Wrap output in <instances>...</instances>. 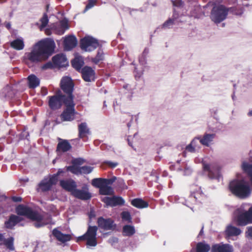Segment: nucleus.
I'll return each mask as SVG.
<instances>
[{"label":"nucleus","instance_id":"1","mask_svg":"<svg viewBox=\"0 0 252 252\" xmlns=\"http://www.w3.org/2000/svg\"><path fill=\"white\" fill-rule=\"evenodd\" d=\"M54 47V42L50 39L47 38L38 42L34 45L31 52L25 54L24 60L26 63H37L46 60L53 53Z\"/></svg>","mask_w":252,"mask_h":252},{"label":"nucleus","instance_id":"2","mask_svg":"<svg viewBox=\"0 0 252 252\" xmlns=\"http://www.w3.org/2000/svg\"><path fill=\"white\" fill-rule=\"evenodd\" d=\"M61 86L63 92L68 94V97L64 100V104L66 108L63 111L61 117L63 121H71L74 119L75 114V104L73 101L72 93L73 90V83L70 77H63L61 80Z\"/></svg>","mask_w":252,"mask_h":252},{"label":"nucleus","instance_id":"3","mask_svg":"<svg viewBox=\"0 0 252 252\" xmlns=\"http://www.w3.org/2000/svg\"><path fill=\"white\" fill-rule=\"evenodd\" d=\"M17 214L26 216L35 221L34 225L37 227H42L47 224L51 223L52 218L50 215L45 214L41 215L39 214L32 211L31 208L20 205L16 209Z\"/></svg>","mask_w":252,"mask_h":252},{"label":"nucleus","instance_id":"4","mask_svg":"<svg viewBox=\"0 0 252 252\" xmlns=\"http://www.w3.org/2000/svg\"><path fill=\"white\" fill-rule=\"evenodd\" d=\"M229 189L232 193L241 198L247 197L251 192L249 185L244 180L232 181Z\"/></svg>","mask_w":252,"mask_h":252},{"label":"nucleus","instance_id":"5","mask_svg":"<svg viewBox=\"0 0 252 252\" xmlns=\"http://www.w3.org/2000/svg\"><path fill=\"white\" fill-rule=\"evenodd\" d=\"M229 11L235 15H240L242 11H235L234 8H227L222 5L214 6L211 11V18L215 23H220L226 18Z\"/></svg>","mask_w":252,"mask_h":252},{"label":"nucleus","instance_id":"6","mask_svg":"<svg viewBox=\"0 0 252 252\" xmlns=\"http://www.w3.org/2000/svg\"><path fill=\"white\" fill-rule=\"evenodd\" d=\"M97 229L96 226H89L86 232L83 236L79 237L78 238V240H85L88 247H95L97 244L96 238Z\"/></svg>","mask_w":252,"mask_h":252},{"label":"nucleus","instance_id":"7","mask_svg":"<svg viewBox=\"0 0 252 252\" xmlns=\"http://www.w3.org/2000/svg\"><path fill=\"white\" fill-rule=\"evenodd\" d=\"M235 214L237 215L236 221L239 225L244 226L249 223H252V207L248 211L241 212V209H237Z\"/></svg>","mask_w":252,"mask_h":252},{"label":"nucleus","instance_id":"8","mask_svg":"<svg viewBox=\"0 0 252 252\" xmlns=\"http://www.w3.org/2000/svg\"><path fill=\"white\" fill-rule=\"evenodd\" d=\"M203 167L205 171L208 172V176L211 179H217L219 181L221 178L220 174V168L216 163H207L203 162Z\"/></svg>","mask_w":252,"mask_h":252},{"label":"nucleus","instance_id":"9","mask_svg":"<svg viewBox=\"0 0 252 252\" xmlns=\"http://www.w3.org/2000/svg\"><path fill=\"white\" fill-rule=\"evenodd\" d=\"M99 46L97 39L90 36H85L80 41L81 48L87 52L94 50Z\"/></svg>","mask_w":252,"mask_h":252},{"label":"nucleus","instance_id":"10","mask_svg":"<svg viewBox=\"0 0 252 252\" xmlns=\"http://www.w3.org/2000/svg\"><path fill=\"white\" fill-rule=\"evenodd\" d=\"M66 94L67 96L60 94V92L53 96H49L48 104L50 108L52 110L59 109L63 103L64 104V100L68 97V94Z\"/></svg>","mask_w":252,"mask_h":252},{"label":"nucleus","instance_id":"11","mask_svg":"<svg viewBox=\"0 0 252 252\" xmlns=\"http://www.w3.org/2000/svg\"><path fill=\"white\" fill-rule=\"evenodd\" d=\"M72 195L75 198L82 200H89L92 197V194L89 192V188L87 185H84L81 189L76 188L72 192Z\"/></svg>","mask_w":252,"mask_h":252},{"label":"nucleus","instance_id":"12","mask_svg":"<svg viewBox=\"0 0 252 252\" xmlns=\"http://www.w3.org/2000/svg\"><path fill=\"white\" fill-rule=\"evenodd\" d=\"M202 191L200 187L192 185L191 187V194L189 197L188 200H186V205L190 208L191 210L193 209L192 207L189 206L190 204H194L196 202V199L199 196L201 195Z\"/></svg>","mask_w":252,"mask_h":252},{"label":"nucleus","instance_id":"13","mask_svg":"<svg viewBox=\"0 0 252 252\" xmlns=\"http://www.w3.org/2000/svg\"><path fill=\"white\" fill-rule=\"evenodd\" d=\"M101 200L106 204L107 206H116L117 205H123L125 203L124 200L121 197L114 196L104 197Z\"/></svg>","mask_w":252,"mask_h":252},{"label":"nucleus","instance_id":"14","mask_svg":"<svg viewBox=\"0 0 252 252\" xmlns=\"http://www.w3.org/2000/svg\"><path fill=\"white\" fill-rule=\"evenodd\" d=\"M52 61L55 66L58 67H65L68 65V62L63 54H57L52 58Z\"/></svg>","mask_w":252,"mask_h":252},{"label":"nucleus","instance_id":"15","mask_svg":"<svg viewBox=\"0 0 252 252\" xmlns=\"http://www.w3.org/2000/svg\"><path fill=\"white\" fill-rule=\"evenodd\" d=\"M233 247L228 244L220 243L213 245L211 252H233Z\"/></svg>","mask_w":252,"mask_h":252},{"label":"nucleus","instance_id":"16","mask_svg":"<svg viewBox=\"0 0 252 252\" xmlns=\"http://www.w3.org/2000/svg\"><path fill=\"white\" fill-rule=\"evenodd\" d=\"M60 185L63 189L70 192L71 194L77 188L75 182L72 179L61 180L60 181Z\"/></svg>","mask_w":252,"mask_h":252},{"label":"nucleus","instance_id":"17","mask_svg":"<svg viewBox=\"0 0 252 252\" xmlns=\"http://www.w3.org/2000/svg\"><path fill=\"white\" fill-rule=\"evenodd\" d=\"M82 75L86 82H91L94 79V70L90 67L85 66L82 69Z\"/></svg>","mask_w":252,"mask_h":252},{"label":"nucleus","instance_id":"18","mask_svg":"<svg viewBox=\"0 0 252 252\" xmlns=\"http://www.w3.org/2000/svg\"><path fill=\"white\" fill-rule=\"evenodd\" d=\"M77 39L73 35L67 36L64 40V48L65 50L69 51L77 45Z\"/></svg>","mask_w":252,"mask_h":252},{"label":"nucleus","instance_id":"19","mask_svg":"<svg viewBox=\"0 0 252 252\" xmlns=\"http://www.w3.org/2000/svg\"><path fill=\"white\" fill-rule=\"evenodd\" d=\"M52 234L59 241L63 243L70 241L71 237L70 235L63 234L56 228L53 229Z\"/></svg>","mask_w":252,"mask_h":252},{"label":"nucleus","instance_id":"20","mask_svg":"<svg viewBox=\"0 0 252 252\" xmlns=\"http://www.w3.org/2000/svg\"><path fill=\"white\" fill-rule=\"evenodd\" d=\"M10 45L11 48L16 50H22L25 47L24 39L22 37H19L10 42Z\"/></svg>","mask_w":252,"mask_h":252},{"label":"nucleus","instance_id":"21","mask_svg":"<svg viewBox=\"0 0 252 252\" xmlns=\"http://www.w3.org/2000/svg\"><path fill=\"white\" fill-rule=\"evenodd\" d=\"M68 21L66 19L61 21L56 26L55 30L57 34H63L65 31L68 29Z\"/></svg>","mask_w":252,"mask_h":252},{"label":"nucleus","instance_id":"22","mask_svg":"<svg viewBox=\"0 0 252 252\" xmlns=\"http://www.w3.org/2000/svg\"><path fill=\"white\" fill-rule=\"evenodd\" d=\"M90 134V131L86 123H82L78 125V135L79 138H83Z\"/></svg>","mask_w":252,"mask_h":252},{"label":"nucleus","instance_id":"23","mask_svg":"<svg viewBox=\"0 0 252 252\" xmlns=\"http://www.w3.org/2000/svg\"><path fill=\"white\" fill-rule=\"evenodd\" d=\"M97 222L98 226L105 230H110L113 227V222L111 219H104L102 218H99Z\"/></svg>","mask_w":252,"mask_h":252},{"label":"nucleus","instance_id":"24","mask_svg":"<svg viewBox=\"0 0 252 252\" xmlns=\"http://www.w3.org/2000/svg\"><path fill=\"white\" fill-rule=\"evenodd\" d=\"M71 148L69 143L65 140L60 142L57 146V151L58 153L60 152H65L69 151Z\"/></svg>","mask_w":252,"mask_h":252},{"label":"nucleus","instance_id":"25","mask_svg":"<svg viewBox=\"0 0 252 252\" xmlns=\"http://www.w3.org/2000/svg\"><path fill=\"white\" fill-rule=\"evenodd\" d=\"M28 83L30 88L34 89L40 84L39 79L34 74H31L28 77Z\"/></svg>","mask_w":252,"mask_h":252},{"label":"nucleus","instance_id":"26","mask_svg":"<svg viewBox=\"0 0 252 252\" xmlns=\"http://www.w3.org/2000/svg\"><path fill=\"white\" fill-rule=\"evenodd\" d=\"M21 220L20 217L16 215H12L10 216L8 220L5 222V227L8 228H12L18 222Z\"/></svg>","mask_w":252,"mask_h":252},{"label":"nucleus","instance_id":"27","mask_svg":"<svg viewBox=\"0 0 252 252\" xmlns=\"http://www.w3.org/2000/svg\"><path fill=\"white\" fill-rule=\"evenodd\" d=\"M215 135L214 134H205L202 138L200 137V140L202 145L209 146L213 141Z\"/></svg>","mask_w":252,"mask_h":252},{"label":"nucleus","instance_id":"28","mask_svg":"<svg viewBox=\"0 0 252 252\" xmlns=\"http://www.w3.org/2000/svg\"><path fill=\"white\" fill-rule=\"evenodd\" d=\"M241 233L240 229L230 225L227 226L225 230V233L228 236H237Z\"/></svg>","mask_w":252,"mask_h":252},{"label":"nucleus","instance_id":"29","mask_svg":"<svg viewBox=\"0 0 252 252\" xmlns=\"http://www.w3.org/2000/svg\"><path fill=\"white\" fill-rule=\"evenodd\" d=\"M131 204L138 208H147L148 206V203L144 201L142 199L136 198L131 201Z\"/></svg>","mask_w":252,"mask_h":252},{"label":"nucleus","instance_id":"30","mask_svg":"<svg viewBox=\"0 0 252 252\" xmlns=\"http://www.w3.org/2000/svg\"><path fill=\"white\" fill-rule=\"evenodd\" d=\"M242 167L243 170L248 174L249 180L252 186V164L247 162H243Z\"/></svg>","mask_w":252,"mask_h":252},{"label":"nucleus","instance_id":"31","mask_svg":"<svg viewBox=\"0 0 252 252\" xmlns=\"http://www.w3.org/2000/svg\"><path fill=\"white\" fill-rule=\"evenodd\" d=\"M123 233L125 236H131L135 233V228L132 225H126L123 227Z\"/></svg>","mask_w":252,"mask_h":252},{"label":"nucleus","instance_id":"32","mask_svg":"<svg viewBox=\"0 0 252 252\" xmlns=\"http://www.w3.org/2000/svg\"><path fill=\"white\" fill-rule=\"evenodd\" d=\"M99 193L105 195H111L113 193V189L110 186L104 184L99 189Z\"/></svg>","mask_w":252,"mask_h":252},{"label":"nucleus","instance_id":"33","mask_svg":"<svg viewBox=\"0 0 252 252\" xmlns=\"http://www.w3.org/2000/svg\"><path fill=\"white\" fill-rule=\"evenodd\" d=\"M39 186L43 191H46L49 190L52 187L48 180V178L44 179L39 184Z\"/></svg>","mask_w":252,"mask_h":252},{"label":"nucleus","instance_id":"34","mask_svg":"<svg viewBox=\"0 0 252 252\" xmlns=\"http://www.w3.org/2000/svg\"><path fill=\"white\" fill-rule=\"evenodd\" d=\"M210 250V246L204 242L199 243L196 246L197 252H208Z\"/></svg>","mask_w":252,"mask_h":252},{"label":"nucleus","instance_id":"35","mask_svg":"<svg viewBox=\"0 0 252 252\" xmlns=\"http://www.w3.org/2000/svg\"><path fill=\"white\" fill-rule=\"evenodd\" d=\"M83 63L84 62L81 57H76L72 61V65L73 67L77 70L81 68Z\"/></svg>","mask_w":252,"mask_h":252},{"label":"nucleus","instance_id":"36","mask_svg":"<svg viewBox=\"0 0 252 252\" xmlns=\"http://www.w3.org/2000/svg\"><path fill=\"white\" fill-rule=\"evenodd\" d=\"M92 184L94 187L100 189L104 184V179L100 178L94 179L92 181Z\"/></svg>","mask_w":252,"mask_h":252},{"label":"nucleus","instance_id":"37","mask_svg":"<svg viewBox=\"0 0 252 252\" xmlns=\"http://www.w3.org/2000/svg\"><path fill=\"white\" fill-rule=\"evenodd\" d=\"M14 239L13 237H10L7 239H5L3 244L8 249L10 250H14V248L13 246Z\"/></svg>","mask_w":252,"mask_h":252},{"label":"nucleus","instance_id":"38","mask_svg":"<svg viewBox=\"0 0 252 252\" xmlns=\"http://www.w3.org/2000/svg\"><path fill=\"white\" fill-rule=\"evenodd\" d=\"M66 170L70 171L75 174L78 175L80 174V167L76 165H73L72 166L66 167Z\"/></svg>","mask_w":252,"mask_h":252},{"label":"nucleus","instance_id":"39","mask_svg":"<svg viewBox=\"0 0 252 252\" xmlns=\"http://www.w3.org/2000/svg\"><path fill=\"white\" fill-rule=\"evenodd\" d=\"M191 145H192L196 150L198 151L201 148V143L200 137H197L194 138L190 142Z\"/></svg>","mask_w":252,"mask_h":252},{"label":"nucleus","instance_id":"40","mask_svg":"<svg viewBox=\"0 0 252 252\" xmlns=\"http://www.w3.org/2000/svg\"><path fill=\"white\" fill-rule=\"evenodd\" d=\"M41 25L39 26V29L40 31H42L44 28L47 26L49 20L47 15L44 14L42 18L40 19Z\"/></svg>","mask_w":252,"mask_h":252},{"label":"nucleus","instance_id":"41","mask_svg":"<svg viewBox=\"0 0 252 252\" xmlns=\"http://www.w3.org/2000/svg\"><path fill=\"white\" fill-rule=\"evenodd\" d=\"M93 170V168L89 166L80 167V174H89Z\"/></svg>","mask_w":252,"mask_h":252},{"label":"nucleus","instance_id":"42","mask_svg":"<svg viewBox=\"0 0 252 252\" xmlns=\"http://www.w3.org/2000/svg\"><path fill=\"white\" fill-rule=\"evenodd\" d=\"M121 217L123 220L127 221L130 222L131 221V218L129 212L124 211L121 213Z\"/></svg>","mask_w":252,"mask_h":252},{"label":"nucleus","instance_id":"43","mask_svg":"<svg viewBox=\"0 0 252 252\" xmlns=\"http://www.w3.org/2000/svg\"><path fill=\"white\" fill-rule=\"evenodd\" d=\"M103 59V53L101 51H98L96 56L93 59V62L95 63H98Z\"/></svg>","mask_w":252,"mask_h":252},{"label":"nucleus","instance_id":"44","mask_svg":"<svg viewBox=\"0 0 252 252\" xmlns=\"http://www.w3.org/2000/svg\"><path fill=\"white\" fill-rule=\"evenodd\" d=\"M96 3V0H89L88 3L86 5L83 12L85 13L89 9L92 8L95 5Z\"/></svg>","mask_w":252,"mask_h":252},{"label":"nucleus","instance_id":"45","mask_svg":"<svg viewBox=\"0 0 252 252\" xmlns=\"http://www.w3.org/2000/svg\"><path fill=\"white\" fill-rule=\"evenodd\" d=\"M174 23V20L169 19L166 21L162 25V27L165 29L170 28Z\"/></svg>","mask_w":252,"mask_h":252},{"label":"nucleus","instance_id":"46","mask_svg":"<svg viewBox=\"0 0 252 252\" xmlns=\"http://www.w3.org/2000/svg\"><path fill=\"white\" fill-rule=\"evenodd\" d=\"M58 174H54L51 176L49 178H48V180L51 184V186L57 183L58 181Z\"/></svg>","mask_w":252,"mask_h":252},{"label":"nucleus","instance_id":"47","mask_svg":"<svg viewBox=\"0 0 252 252\" xmlns=\"http://www.w3.org/2000/svg\"><path fill=\"white\" fill-rule=\"evenodd\" d=\"M116 180V178L114 177L111 179H104V184L109 186L110 185L112 184Z\"/></svg>","mask_w":252,"mask_h":252},{"label":"nucleus","instance_id":"48","mask_svg":"<svg viewBox=\"0 0 252 252\" xmlns=\"http://www.w3.org/2000/svg\"><path fill=\"white\" fill-rule=\"evenodd\" d=\"M134 73L135 78H139L143 73V69L138 70L137 67H135Z\"/></svg>","mask_w":252,"mask_h":252},{"label":"nucleus","instance_id":"49","mask_svg":"<svg viewBox=\"0 0 252 252\" xmlns=\"http://www.w3.org/2000/svg\"><path fill=\"white\" fill-rule=\"evenodd\" d=\"M186 150L188 152H189L190 153H195L197 151L196 150V149L192 145H191V143H190L189 145H188L186 147Z\"/></svg>","mask_w":252,"mask_h":252},{"label":"nucleus","instance_id":"50","mask_svg":"<svg viewBox=\"0 0 252 252\" xmlns=\"http://www.w3.org/2000/svg\"><path fill=\"white\" fill-rule=\"evenodd\" d=\"M146 57L145 56H142L139 59V62L140 64L142 66H145L146 64Z\"/></svg>","mask_w":252,"mask_h":252},{"label":"nucleus","instance_id":"51","mask_svg":"<svg viewBox=\"0 0 252 252\" xmlns=\"http://www.w3.org/2000/svg\"><path fill=\"white\" fill-rule=\"evenodd\" d=\"M106 163L108 166L112 168H115L118 165V163L117 162L107 161L106 162Z\"/></svg>","mask_w":252,"mask_h":252},{"label":"nucleus","instance_id":"52","mask_svg":"<svg viewBox=\"0 0 252 252\" xmlns=\"http://www.w3.org/2000/svg\"><path fill=\"white\" fill-rule=\"evenodd\" d=\"M191 172V169H190V167H188L185 168V171H184V174L185 175H189L190 174Z\"/></svg>","mask_w":252,"mask_h":252},{"label":"nucleus","instance_id":"53","mask_svg":"<svg viewBox=\"0 0 252 252\" xmlns=\"http://www.w3.org/2000/svg\"><path fill=\"white\" fill-rule=\"evenodd\" d=\"M52 67V64L50 62H49V63H47L45 64L44 65H43L42 66V69H47V68H51Z\"/></svg>","mask_w":252,"mask_h":252},{"label":"nucleus","instance_id":"54","mask_svg":"<svg viewBox=\"0 0 252 252\" xmlns=\"http://www.w3.org/2000/svg\"><path fill=\"white\" fill-rule=\"evenodd\" d=\"M247 235L252 239V227H248Z\"/></svg>","mask_w":252,"mask_h":252},{"label":"nucleus","instance_id":"55","mask_svg":"<svg viewBox=\"0 0 252 252\" xmlns=\"http://www.w3.org/2000/svg\"><path fill=\"white\" fill-rule=\"evenodd\" d=\"M12 199L13 201L16 202H20L22 201V198L21 197L13 196L12 197Z\"/></svg>","mask_w":252,"mask_h":252},{"label":"nucleus","instance_id":"56","mask_svg":"<svg viewBox=\"0 0 252 252\" xmlns=\"http://www.w3.org/2000/svg\"><path fill=\"white\" fill-rule=\"evenodd\" d=\"M83 159L81 158L76 159L74 160L73 163L74 164H80L82 163Z\"/></svg>","mask_w":252,"mask_h":252},{"label":"nucleus","instance_id":"57","mask_svg":"<svg viewBox=\"0 0 252 252\" xmlns=\"http://www.w3.org/2000/svg\"><path fill=\"white\" fill-rule=\"evenodd\" d=\"M51 208H51V210L53 214L54 215H58V213H57V210L56 208H55L54 206H52Z\"/></svg>","mask_w":252,"mask_h":252},{"label":"nucleus","instance_id":"58","mask_svg":"<svg viewBox=\"0 0 252 252\" xmlns=\"http://www.w3.org/2000/svg\"><path fill=\"white\" fill-rule=\"evenodd\" d=\"M5 238L2 234L0 233V245L3 244Z\"/></svg>","mask_w":252,"mask_h":252},{"label":"nucleus","instance_id":"59","mask_svg":"<svg viewBox=\"0 0 252 252\" xmlns=\"http://www.w3.org/2000/svg\"><path fill=\"white\" fill-rule=\"evenodd\" d=\"M148 53H149L148 49L146 48L144 49V50L142 54V56H145V57H146L147 55H148Z\"/></svg>","mask_w":252,"mask_h":252},{"label":"nucleus","instance_id":"60","mask_svg":"<svg viewBox=\"0 0 252 252\" xmlns=\"http://www.w3.org/2000/svg\"><path fill=\"white\" fill-rule=\"evenodd\" d=\"M63 169H59V170H58V172H57V173L56 174H58V175H59L61 173H63Z\"/></svg>","mask_w":252,"mask_h":252},{"label":"nucleus","instance_id":"61","mask_svg":"<svg viewBox=\"0 0 252 252\" xmlns=\"http://www.w3.org/2000/svg\"><path fill=\"white\" fill-rule=\"evenodd\" d=\"M5 26L8 29H9L10 28L11 25L10 23H8L6 24Z\"/></svg>","mask_w":252,"mask_h":252},{"label":"nucleus","instance_id":"62","mask_svg":"<svg viewBox=\"0 0 252 252\" xmlns=\"http://www.w3.org/2000/svg\"><path fill=\"white\" fill-rule=\"evenodd\" d=\"M248 115L249 116H252V111H250L249 113H248Z\"/></svg>","mask_w":252,"mask_h":252},{"label":"nucleus","instance_id":"63","mask_svg":"<svg viewBox=\"0 0 252 252\" xmlns=\"http://www.w3.org/2000/svg\"><path fill=\"white\" fill-rule=\"evenodd\" d=\"M113 240L114 242H117L118 241V239L116 238H113Z\"/></svg>","mask_w":252,"mask_h":252},{"label":"nucleus","instance_id":"64","mask_svg":"<svg viewBox=\"0 0 252 252\" xmlns=\"http://www.w3.org/2000/svg\"><path fill=\"white\" fill-rule=\"evenodd\" d=\"M130 126H131L130 123H128L127 124V126H128V127H129Z\"/></svg>","mask_w":252,"mask_h":252}]
</instances>
